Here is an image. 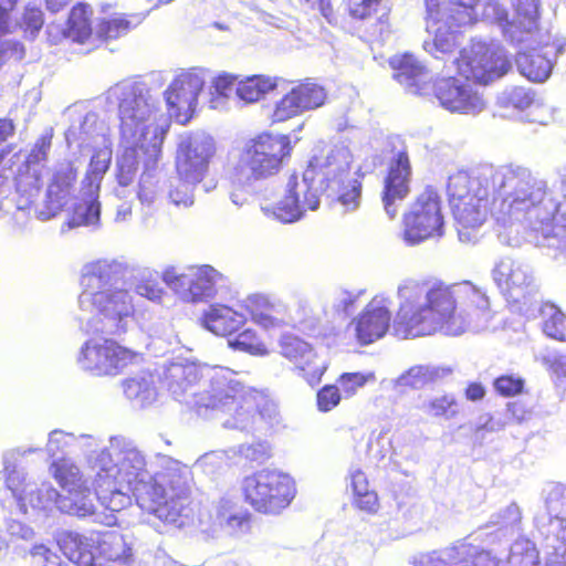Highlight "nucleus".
Here are the masks:
<instances>
[{"label": "nucleus", "mask_w": 566, "mask_h": 566, "mask_svg": "<svg viewBox=\"0 0 566 566\" xmlns=\"http://www.w3.org/2000/svg\"><path fill=\"white\" fill-rule=\"evenodd\" d=\"M120 279V265L106 260L87 264L81 277L84 287L80 296L81 307L90 306L99 321L108 322L113 334L125 332L124 321L134 313L128 291L116 285Z\"/></svg>", "instance_id": "39448f33"}, {"label": "nucleus", "mask_w": 566, "mask_h": 566, "mask_svg": "<svg viewBox=\"0 0 566 566\" xmlns=\"http://www.w3.org/2000/svg\"><path fill=\"white\" fill-rule=\"evenodd\" d=\"M398 297L394 334L405 339L436 333L459 336L491 317L489 297L467 281L408 280L398 287Z\"/></svg>", "instance_id": "f257e3e1"}, {"label": "nucleus", "mask_w": 566, "mask_h": 566, "mask_svg": "<svg viewBox=\"0 0 566 566\" xmlns=\"http://www.w3.org/2000/svg\"><path fill=\"white\" fill-rule=\"evenodd\" d=\"M352 489L354 496L370 491L368 479L361 470H356L352 474Z\"/></svg>", "instance_id": "bf43d9fd"}, {"label": "nucleus", "mask_w": 566, "mask_h": 566, "mask_svg": "<svg viewBox=\"0 0 566 566\" xmlns=\"http://www.w3.org/2000/svg\"><path fill=\"white\" fill-rule=\"evenodd\" d=\"M243 501L263 515H277L290 506L296 494L294 480L277 470L262 469L241 481Z\"/></svg>", "instance_id": "6e6552de"}, {"label": "nucleus", "mask_w": 566, "mask_h": 566, "mask_svg": "<svg viewBox=\"0 0 566 566\" xmlns=\"http://www.w3.org/2000/svg\"><path fill=\"white\" fill-rule=\"evenodd\" d=\"M40 174L39 172H30L28 168L25 172H20L15 177V187L20 192H29L31 189L39 190L41 187L40 182Z\"/></svg>", "instance_id": "5fc2aeb1"}, {"label": "nucleus", "mask_w": 566, "mask_h": 566, "mask_svg": "<svg viewBox=\"0 0 566 566\" xmlns=\"http://www.w3.org/2000/svg\"><path fill=\"white\" fill-rule=\"evenodd\" d=\"M15 125L10 118H0V144L4 143L9 137L13 136Z\"/></svg>", "instance_id": "69168bd1"}, {"label": "nucleus", "mask_w": 566, "mask_h": 566, "mask_svg": "<svg viewBox=\"0 0 566 566\" xmlns=\"http://www.w3.org/2000/svg\"><path fill=\"white\" fill-rule=\"evenodd\" d=\"M427 25L440 24L458 33L476 22L474 8L462 2H450L441 8L438 0H426Z\"/></svg>", "instance_id": "6ab92c4d"}, {"label": "nucleus", "mask_w": 566, "mask_h": 566, "mask_svg": "<svg viewBox=\"0 0 566 566\" xmlns=\"http://www.w3.org/2000/svg\"><path fill=\"white\" fill-rule=\"evenodd\" d=\"M57 545L62 554L77 566H95L96 543L92 538L67 532L60 535Z\"/></svg>", "instance_id": "b1692460"}, {"label": "nucleus", "mask_w": 566, "mask_h": 566, "mask_svg": "<svg viewBox=\"0 0 566 566\" xmlns=\"http://www.w3.org/2000/svg\"><path fill=\"white\" fill-rule=\"evenodd\" d=\"M78 170L74 163L66 161L50 175L46 182L45 195L36 214L41 220H50L59 216L74 195Z\"/></svg>", "instance_id": "dca6fc26"}, {"label": "nucleus", "mask_w": 566, "mask_h": 566, "mask_svg": "<svg viewBox=\"0 0 566 566\" xmlns=\"http://www.w3.org/2000/svg\"><path fill=\"white\" fill-rule=\"evenodd\" d=\"M403 239L410 244L443 234L442 199L431 187L424 188L412 201L402 218Z\"/></svg>", "instance_id": "9d476101"}, {"label": "nucleus", "mask_w": 566, "mask_h": 566, "mask_svg": "<svg viewBox=\"0 0 566 566\" xmlns=\"http://www.w3.org/2000/svg\"><path fill=\"white\" fill-rule=\"evenodd\" d=\"M355 337L361 346L382 338L394 327L390 310L375 298L353 319Z\"/></svg>", "instance_id": "f3484780"}, {"label": "nucleus", "mask_w": 566, "mask_h": 566, "mask_svg": "<svg viewBox=\"0 0 566 566\" xmlns=\"http://www.w3.org/2000/svg\"><path fill=\"white\" fill-rule=\"evenodd\" d=\"M136 291L139 295L147 297L148 300H158L163 294V290L159 284L150 280L142 281L136 286Z\"/></svg>", "instance_id": "6e6d98bb"}, {"label": "nucleus", "mask_w": 566, "mask_h": 566, "mask_svg": "<svg viewBox=\"0 0 566 566\" xmlns=\"http://www.w3.org/2000/svg\"><path fill=\"white\" fill-rule=\"evenodd\" d=\"M119 128L123 136H149L156 126L169 125L158 102L148 92L132 90L124 94L118 105Z\"/></svg>", "instance_id": "9b49d317"}, {"label": "nucleus", "mask_w": 566, "mask_h": 566, "mask_svg": "<svg viewBox=\"0 0 566 566\" xmlns=\"http://www.w3.org/2000/svg\"><path fill=\"white\" fill-rule=\"evenodd\" d=\"M237 82V76L228 73L218 75L213 80V87L216 92L221 96H227L228 93L233 88Z\"/></svg>", "instance_id": "4d7b16f0"}, {"label": "nucleus", "mask_w": 566, "mask_h": 566, "mask_svg": "<svg viewBox=\"0 0 566 566\" xmlns=\"http://www.w3.org/2000/svg\"><path fill=\"white\" fill-rule=\"evenodd\" d=\"M280 78L264 74H254L239 81L235 86L237 96L245 103H255L276 90Z\"/></svg>", "instance_id": "c756f323"}, {"label": "nucleus", "mask_w": 566, "mask_h": 566, "mask_svg": "<svg viewBox=\"0 0 566 566\" xmlns=\"http://www.w3.org/2000/svg\"><path fill=\"white\" fill-rule=\"evenodd\" d=\"M413 168L406 148L396 151L387 161L380 192L381 202L390 219L398 214V206L412 189Z\"/></svg>", "instance_id": "4468645a"}, {"label": "nucleus", "mask_w": 566, "mask_h": 566, "mask_svg": "<svg viewBox=\"0 0 566 566\" xmlns=\"http://www.w3.org/2000/svg\"><path fill=\"white\" fill-rule=\"evenodd\" d=\"M166 134L167 126H156L149 136L137 135V140L125 147L117 159L116 177L120 186L130 185L140 171L137 196L143 203H151L156 199L154 172L158 168Z\"/></svg>", "instance_id": "0eeeda50"}, {"label": "nucleus", "mask_w": 566, "mask_h": 566, "mask_svg": "<svg viewBox=\"0 0 566 566\" xmlns=\"http://www.w3.org/2000/svg\"><path fill=\"white\" fill-rule=\"evenodd\" d=\"M129 23L120 18L103 19L97 24V34L104 40L117 39L128 30Z\"/></svg>", "instance_id": "49530a36"}, {"label": "nucleus", "mask_w": 566, "mask_h": 566, "mask_svg": "<svg viewBox=\"0 0 566 566\" xmlns=\"http://www.w3.org/2000/svg\"><path fill=\"white\" fill-rule=\"evenodd\" d=\"M250 522V514H239L234 513L228 517V520L224 522V524L221 527L229 528L231 532H237L241 530L242 527L247 526Z\"/></svg>", "instance_id": "052dcab7"}, {"label": "nucleus", "mask_w": 566, "mask_h": 566, "mask_svg": "<svg viewBox=\"0 0 566 566\" xmlns=\"http://www.w3.org/2000/svg\"><path fill=\"white\" fill-rule=\"evenodd\" d=\"M543 333L555 340L566 343V314L553 302H544L539 308Z\"/></svg>", "instance_id": "7c9ffc66"}, {"label": "nucleus", "mask_w": 566, "mask_h": 566, "mask_svg": "<svg viewBox=\"0 0 566 566\" xmlns=\"http://www.w3.org/2000/svg\"><path fill=\"white\" fill-rule=\"evenodd\" d=\"M245 322L247 318L243 313L221 303L210 305L200 317V324L203 328L222 337L234 335Z\"/></svg>", "instance_id": "5701e85b"}, {"label": "nucleus", "mask_w": 566, "mask_h": 566, "mask_svg": "<svg viewBox=\"0 0 566 566\" xmlns=\"http://www.w3.org/2000/svg\"><path fill=\"white\" fill-rule=\"evenodd\" d=\"M44 25V14L41 8L25 6L20 18L19 27L24 38L34 40Z\"/></svg>", "instance_id": "a19ab883"}, {"label": "nucleus", "mask_w": 566, "mask_h": 566, "mask_svg": "<svg viewBox=\"0 0 566 566\" xmlns=\"http://www.w3.org/2000/svg\"><path fill=\"white\" fill-rule=\"evenodd\" d=\"M111 164V156L96 151L91 158V171L85 176L84 184L88 187L90 191L96 193L99 189V181L102 176L108 170Z\"/></svg>", "instance_id": "79ce46f5"}, {"label": "nucleus", "mask_w": 566, "mask_h": 566, "mask_svg": "<svg viewBox=\"0 0 566 566\" xmlns=\"http://www.w3.org/2000/svg\"><path fill=\"white\" fill-rule=\"evenodd\" d=\"M433 30V39L431 42L424 43V49L431 53L437 55L438 53L448 54L452 53L458 46V32L450 30L440 24L437 25H428Z\"/></svg>", "instance_id": "e433bc0d"}, {"label": "nucleus", "mask_w": 566, "mask_h": 566, "mask_svg": "<svg viewBox=\"0 0 566 566\" xmlns=\"http://www.w3.org/2000/svg\"><path fill=\"white\" fill-rule=\"evenodd\" d=\"M217 154L211 138L187 136L177 146L175 169L178 178L196 186L208 176L209 167Z\"/></svg>", "instance_id": "f8f14e48"}, {"label": "nucleus", "mask_w": 566, "mask_h": 566, "mask_svg": "<svg viewBox=\"0 0 566 566\" xmlns=\"http://www.w3.org/2000/svg\"><path fill=\"white\" fill-rule=\"evenodd\" d=\"M354 505L356 509L367 513L374 514L379 509L377 493L373 490L360 493L354 496Z\"/></svg>", "instance_id": "864d4df0"}, {"label": "nucleus", "mask_w": 566, "mask_h": 566, "mask_svg": "<svg viewBox=\"0 0 566 566\" xmlns=\"http://www.w3.org/2000/svg\"><path fill=\"white\" fill-rule=\"evenodd\" d=\"M313 347L300 337L285 334L280 340V352L283 357L294 365L304 360V357L312 356Z\"/></svg>", "instance_id": "4c0bfd02"}, {"label": "nucleus", "mask_w": 566, "mask_h": 566, "mask_svg": "<svg viewBox=\"0 0 566 566\" xmlns=\"http://www.w3.org/2000/svg\"><path fill=\"white\" fill-rule=\"evenodd\" d=\"M50 472L64 492H67L70 488H76L85 481L80 469L65 459L53 461L50 465Z\"/></svg>", "instance_id": "473e14b6"}, {"label": "nucleus", "mask_w": 566, "mask_h": 566, "mask_svg": "<svg viewBox=\"0 0 566 566\" xmlns=\"http://www.w3.org/2000/svg\"><path fill=\"white\" fill-rule=\"evenodd\" d=\"M339 389L345 397H352L366 384V377L360 373H345L338 378Z\"/></svg>", "instance_id": "8fccbe9b"}, {"label": "nucleus", "mask_w": 566, "mask_h": 566, "mask_svg": "<svg viewBox=\"0 0 566 566\" xmlns=\"http://www.w3.org/2000/svg\"><path fill=\"white\" fill-rule=\"evenodd\" d=\"M134 560L132 547L124 536L116 532L102 535L96 543V564Z\"/></svg>", "instance_id": "bb28decb"}, {"label": "nucleus", "mask_w": 566, "mask_h": 566, "mask_svg": "<svg viewBox=\"0 0 566 566\" xmlns=\"http://www.w3.org/2000/svg\"><path fill=\"white\" fill-rule=\"evenodd\" d=\"M516 65L521 74L533 82L545 81L553 69L552 61L542 52V49H532L518 53Z\"/></svg>", "instance_id": "c85d7f7f"}, {"label": "nucleus", "mask_w": 566, "mask_h": 566, "mask_svg": "<svg viewBox=\"0 0 566 566\" xmlns=\"http://www.w3.org/2000/svg\"><path fill=\"white\" fill-rule=\"evenodd\" d=\"M485 388L480 382H469L464 389V396L470 401H479L485 397Z\"/></svg>", "instance_id": "680f3d73"}, {"label": "nucleus", "mask_w": 566, "mask_h": 566, "mask_svg": "<svg viewBox=\"0 0 566 566\" xmlns=\"http://www.w3.org/2000/svg\"><path fill=\"white\" fill-rule=\"evenodd\" d=\"M390 67L395 71V78L415 88V93L421 94L427 82V70L411 54H402L395 56L389 62Z\"/></svg>", "instance_id": "a878e982"}, {"label": "nucleus", "mask_w": 566, "mask_h": 566, "mask_svg": "<svg viewBox=\"0 0 566 566\" xmlns=\"http://www.w3.org/2000/svg\"><path fill=\"white\" fill-rule=\"evenodd\" d=\"M187 84L184 80H175L165 92L168 109L176 117H179L180 112L191 105L192 94L187 88Z\"/></svg>", "instance_id": "f704fd0d"}, {"label": "nucleus", "mask_w": 566, "mask_h": 566, "mask_svg": "<svg viewBox=\"0 0 566 566\" xmlns=\"http://www.w3.org/2000/svg\"><path fill=\"white\" fill-rule=\"evenodd\" d=\"M52 145V135L44 134L41 135L34 143L30 154L28 156V161L32 164H40L48 159L49 151Z\"/></svg>", "instance_id": "3c124183"}, {"label": "nucleus", "mask_w": 566, "mask_h": 566, "mask_svg": "<svg viewBox=\"0 0 566 566\" xmlns=\"http://www.w3.org/2000/svg\"><path fill=\"white\" fill-rule=\"evenodd\" d=\"M449 201L455 220L459 237L470 240L473 231L479 229L490 209L486 189L471 184L467 176H454L448 184Z\"/></svg>", "instance_id": "1a4fd4ad"}, {"label": "nucleus", "mask_w": 566, "mask_h": 566, "mask_svg": "<svg viewBox=\"0 0 566 566\" xmlns=\"http://www.w3.org/2000/svg\"><path fill=\"white\" fill-rule=\"evenodd\" d=\"M363 176L352 172L349 155L336 148H321L308 160L302 179L289 177L285 195L274 207V214L283 222L298 220L306 210H316L319 196L338 202L345 211L360 206Z\"/></svg>", "instance_id": "f03ea898"}, {"label": "nucleus", "mask_w": 566, "mask_h": 566, "mask_svg": "<svg viewBox=\"0 0 566 566\" xmlns=\"http://www.w3.org/2000/svg\"><path fill=\"white\" fill-rule=\"evenodd\" d=\"M535 104V94L532 90L516 86L504 96V105L518 111H525Z\"/></svg>", "instance_id": "c03bdc74"}, {"label": "nucleus", "mask_w": 566, "mask_h": 566, "mask_svg": "<svg viewBox=\"0 0 566 566\" xmlns=\"http://www.w3.org/2000/svg\"><path fill=\"white\" fill-rule=\"evenodd\" d=\"M217 276H219V273L213 268L205 265L199 268L192 275L175 274L167 271L164 274V280L175 290L187 287L189 298L192 302H198L213 296Z\"/></svg>", "instance_id": "aec40b11"}, {"label": "nucleus", "mask_w": 566, "mask_h": 566, "mask_svg": "<svg viewBox=\"0 0 566 566\" xmlns=\"http://www.w3.org/2000/svg\"><path fill=\"white\" fill-rule=\"evenodd\" d=\"M93 8L78 2L72 7L65 28V35L74 42L85 43L93 33Z\"/></svg>", "instance_id": "cd10ccee"}, {"label": "nucleus", "mask_w": 566, "mask_h": 566, "mask_svg": "<svg viewBox=\"0 0 566 566\" xmlns=\"http://www.w3.org/2000/svg\"><path fill=\"white\" fill-rule=\"evenodd\" d=\"M439 378L438 368L418 365L403 373L399 378V384L406 388L420 389L436 382Z\"/></svg>", "instance_id": "c9c22d12"}, {"label": "nucleus", "mask_w": 566, "mask_h": 566, "mask_svg": "<svg viewBox=\"0 0 566 566\" xmlns=\"http://www.w3.org/2000/svg\"><path fill=\"white\" fill-rule=\"evenodd\" d=\"M455 76L438 78L434 82V95L441 106L451 112L475 113L484 107V102L470 83L488 85L511 70L510 60L502 53L482 42L470 43L461 49L454 61Z\"/></svg>", "instance_id": "20e7f679"}, {"label": "nucleus", "mask_w": 566, "mask_h": 566, "mask_svg": "<svg viewBox=\"0 0 566 566\" xmlns=\"http://www.w3.org/2000/svg\"><path fill=\"white\" fill-rule=\"evenodd\" d=\"M116 468L114 481L106 489L108 493L98 490V505L105 511L119 512L124 507L122 489L135 496L144 512L165 520L175 521L191 503L192 474L185 467L166 468L154 476L135 469L127 460Z\"/></svg>", "instance_id": "7ed1b4c3"}, {"label": "nucleus", "mask_w": 566, "mask_h": 566, "mask_svg": "<svg viewBox=\"0 0 566 566\" xmlns=\"http://www.w3.org/2000/svg\"><path fill=\"white\" fill-rule=\"evenodd\" d=\"M295 368L311 386L317 385L325 371V367L319 361L314 350L312 352V356L304 357V360L296 363Z\"/></svg>", "instance_id": "37998d69"}, {"label": "nucleus", "mask_w": 566, "mask_h": 566, "mask_svg": "<svg viewBox=\"0 0 566 566\" xmlns=\"http://www.w3.org/2000/svg\"><path fill=\"white\" fill-rule=\"evenodd\" d=\"M101 206L96 198L80 201L74 205L67 224L71 228L94 226L99 222Z\"/></svg>", "instance_id": "2f4dec72"}, {"label": "nucleus", "mask_w": 566, "mask_h": 566, "mask_svg": "<svg viewBox=\"0 0 566 566\" xmlns=\"http://www.w3.org/2000/svg\"><path fill=\"white\" fill-rule=\"evenodd\" d=\"M229 346L234 350L251 355L263 356L268 354L265 343L256 335L255 331L247 328L229 340Z\"/></svg>", "instance_id": "58836bf2"}, {"label": "nucleus", "mask_w": 566, "mask_h": 566, "mask_svg": "<svg viewBox=\"0 0 566 566\" xmlns=\"http://www.w3.org/2000/svg\"><path fill=\"white\" fill-rule=\"evenodd\" d=\"M241 307L250 315L251 319L266 328L281 327L287 323L286 307L270 296L255 293L247 296Z\"/></svg>", "instance_id": "4be33fe9"}, {"label": "nucleus", "mask_w": 566, "mask_h": 566, "mask_svg": "<svg viewBox=\"0 0 566 566\" xmlns=\"http://www.w3.org/2000/svg\"><path fill=\"white\" fill-rule=\"evenodd\" d=\"M551 370L558 377H566V357H555L549 363Z\"/></svg>", "instance_id": "338daca9"}, {"label": "nucleus", "mask_w": 566, "mask_h": 566, "mask_svg": "<svg viewBox=\"0 0 566 566\" xmlns=\"http://www.w3.org/2000/svg\"><path fill=\"white\" fill-rule=\"evenodd\" d=\"M95 483L94 491L84 481L76 488H70L67 492L57 494L55 499L57 509L64 514L81 518L94 515L98 507V490L107 482L98 474Z\"/></svg>", "instance_id": "a211bd4d"}, {"label": "nucleus", "mask_w": 566, "mask_h": 566, "mask_svg": "<svg viewBox=\"0 0 566 566\" xmlns=\"http://www.w3.org/2000/svg\"><path fill=\"white\" fill-rule=\"evenodd\" d=\"M12 32L10 10L0 3V36Z\"/></svg>", "instance_id": "0e129e2a"}, {"label": "nucleus", "mask_w": 566, "mask_h": 566, "mask_svg": "<svg viewBox=\"0 0 566 566\" xmlns=\"http://www.w3.org/2000/svg\"><path fill=\"white\" fill-rule=\"evenodd\" d=\"M292 151L289 135L261 133L244 144L232 178L238 184L271 180L281 172Z\"/></svg>", "instance_id": "423d86ee"}, {"label": "nucleus", "mask_w": 566, "mask_h": 566, "mask_svg": "<svg viewBox=\"0 0 566 566\" xmlns=\"http://www.w3.org/2000/svg\"><path fill=\"white\" fill-rule=\"evenodd\" d=\"M327 99L326 88L313 78H304L276 102L271 115L273 123H283L304 112L322 107Z\"/></svg>", "instance_id": "2eb2a0df"}, {"label": "nucleus", "mask_w": 566, "mask_h": 566, "mask_svg": "<svg viewBox=\"0 0 566 566\" xmlns=\"http://www.w3.org/2000/svg\"><path fill=\"white\" fill-rule=\"evenodd\" d=\"M304 326L302 327V332L304 335L313 338L324 337L326 334L323 332V328L319 325L318 318H313L310 322H303Z\"/></svg>", "instance_id": "e2e57ef3"}, {"label": "nucleus", "mask_w": 566, "mask_h": 566, "mask_svg": "<svg viewBox=\"0 0 566 566\" xmlns=\"http://www.w3.org/2000/svg\"><path fill=\"white\" fill-rule=\"evenodd\" d=\"M192 185L182 182L179 179V184L176 185L169 191V199L176 207H190L193 205Z\"/></svg>", "instance_id": "09e8293b"}, {"label": "nucleus", "mask_w": 566, "mask_h": 566, "mask_svg": "<svg viewBox=\"0 0 566 566\" xmlns=\"http://www.w3.org/2000/svg\"><path fill=\"white\" fill-rule=\"evenodd\" d=\"M138 354L119 345L111 338L97 343L90 339L84 343L78 357L83 368L96 376L117 375L125 367L136 361Z\"/></svg>", "instance_id": "ddd939ff"}, {"label": "nucleus", "mask_w": 566, "mask_h": 566, "mask_svg": "<svg viewBox=\"0 0 566 566\" xmlns=\"http://www.w3.org/2000/svg\"><path fill=\"white\" fill-rule=\"evenodd\" d=\"M496 285L503 294L514 296L515 294H525L532 284V277L528 272L514 262H501L493 271Z\"/></svg>", "instance_id": "393cba45"}, {"label": "nucleus", "mask_w": 566, "mask_h": 566, "mask_svg": "<svg viewBox=\"0 0 566 566\" xmlns=\"http://www.w3.org/2000/svg\"><path fill=\"white\" fill-rule=\"evenodd\" d=\"M9 53L18 60H22L25 55V48L19 41H9Z\"/></svg>", "instance_id": "774afa93"}, {"label": "nucleus", "mask_w": 566, "mask_h": 566, "mask_svg": "<svg viewBox=\"0 0 566 566\" xmlns=\"http://www.w3.org/2000/svg\"><path fill=\"white\" fill-rule=\"evenodd\" d=\"M234 503L230 499H220L216 505V520L221 527L234 512Z\"/></svg>", "instance_id": "13d9d810"}, {"label": "nucleus", "mask_w": 566, "mask_h": 566, "mask_svg": "<svg viewBox=\"0 0 566 566\" xmlns=\"http://www.w3.org/2000/svg\"><path fill=\"white\" fill-rule=\"evenodd\" d=\"M4 484L18 502H23L31 493V483L27 480L24 472L17 467L6 468Z\"/></svg>", "instance_id": "ea45409f"}, {"label": "nucleus", "mask_w": 566, "mask_h": 566, "mask_svg": "<svg viewBox=\"0 0 566 566\" xmlns=\"http://www.w3.org/2000/svg\"><path fill=\"white\" fill-rule=\"evenodd\" d=\"M424 409L429 417L437 419L450 420L460 415V403L453 394L431 398Z\"/></svg>", "instance_id": "72a5a7b5"}, {"label": "nucleus", "mask_w": 566, "mask_h": 566, "mask_svg": "<svg viewBox=\"0 0 566 566\" xmlns=\"http://www.w3.org/2000/svg\"><path fill=\"white\" fill-rule=\"evenodd\" d=\"M243 399V390L233 386L219 391L214 396V407L240 406Z\"/></svg>", "instance_id": "603ef678"}, {"label": "nucleus", "mask_w": 566, "mask_h": 566, "mask_svg": "<svg viewBox=\"0 0 566 566\" xmlns=\"http://www.w3.org/2000/svg\"><path fill=\"white\" fill-rule=\"evenodd\" d=\"M342 400L340 389L336 385H325L316 394L317 409L328 412L336 408Z\"/></svg>", "instance_id": "a18cd8bd"}, {"label": "nucleus", "mask_w": 566, "mask_h": 566, "mask_svg": "<svg viewBox=\"0 0 566 566\" xmlns=\"http://www.w3.org/2000/svg\"><path fill=\"white\" fill-rule=\"evenodd\" d=\"M346 11L354 20H367L376 17L369 35L373 40H382L391 32V8L385 0H346Z\"/></svg>", "instance_id": "412c9836"}, {"label": "nucleus", "mask_w": 566, "mask_h": 566, "mask_svg": "<svg viewBox=\"0 0 566 566\" xmlns=\"http://www.w3.org/2000/svg\"><path fill=\"white\" fill-rule=\"evenodd\" d=\"M493 386L500 396L514 397L523 391L524 381L522 378L502 375L495 378Z\"/></svg>", "instance_id": "de8ad7c7"}]
</instances>
